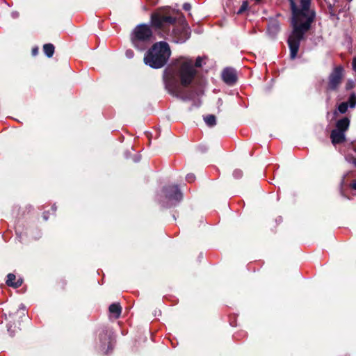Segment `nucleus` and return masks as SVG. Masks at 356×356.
<instances>
[{"label": "nucleus", "mask_w": 356, "mask_h": 356, "mask_svg": "<svg viewBox=\"0 0 356 356\" xmlns=\"http://www.w3.org/2000/svg\"><path fill=\"white\" fill-rule=\"evenodd\" d=\"M204 58L198 56L194 64L190 58L181 57L177 60L175 66L164 72L163 81L168 92L175 97L182 93L181 86H188L197 75L195 67L202 65Z\"/></svg>", "instance_id": "f257e3e1"}, {"label": "nucleus", "mask_w": 356, "mask_h": 356, "mask_svg": "<svg viewBox=\"0 0 356 356\" xmlns=\"http://www.w3.org/2000/svg\"><path fill=\"white\" fill-rule=\"evenodd\" d=\"M173 13L170 8H160L152 14L151 22L161 37L175 43H184L190 38V29L184 17L177 19Z\"/></svg>", "instance_id": "f03ea898"}, {"label": "nucleus", "mask_w": 356, "mask_h": 356, "mask_svg": "<svg viewBox=\"0 0 356 356\" xmlns=\"http://www.w3.org/2000/svg\"><path fill=\"white\" fill-rule=\"evenodd\" d=\"M300 8L294 0H289L292 11L291 24L293 31L288 38L290 58L294 59L299 50L300 44L305 33L309 29L314 17V13L310 10L311 0H299Z\"/></svg>", "instance_id": "7ed1b4c3"}, {"label": "nucleus", "mask_w": 356, "mask_h": 356, "mask_svg": "<svg viewBox=\"0 0 356 356\" xmlns=\"http://www.w3.org/2000/svg\"><path fill=\"white\" fill-rule=\"evenodd\" d=\"M170 55L169 44L164 41L158 42L146 52L144 63L152 68L159 69L165 65Z\"/></svg>", "instance_id": "20e7f679"}, {"label": "nucleus", "mask_w": 356, "mask_h": 356, "mask_svg": "<svg viewBox=\"0 0 356 356\" xmlns=\"http://www.w3.org/2000/svg\"><path fill=\"white\" fill-rule=\"evenodd\" d=\"M152 31L147 24L138 25L133 31L131 36L133 45L139 50H144L151 42Z\"/></svg>", "instance_id": "39448f33"}, {"label": "nucleus", "mask_w": 356, "mask_h": 356, "mask_svg": "<svg viewBox=\"0 0 356 356\" xmlns=\"http://www.w3.org/2000/svg\"><path fill=\"white\" fill-rule=\"evenodd\" d=\"M182 199V194L177 186L164 187L160 195L159 202L162 207L170 208L176 206Z\"/></svg>", "instance_id": "423d86ee"}, {"label": "nucleus", "mask_w": 356, "mask_h": 356, "mask_svg": "<svg viewBox=\"0 0 356 356\" xmlns=\"http://www.w3.org/2000/svg\"><path fill=\"white\" fill-rule=\"evenodd\" d=\"M343 68L341 66L335 67L328 77L327 89L335 90L339 86L343 77Z\"/></svg>", "instance_id": "0eeeda50"}, {"label": "nucleus", "mask_w": 356, "mask_h": 356, "mask_svg": "<svg viewBox=\"0 0 356 356\" xmlns=\"http://www.w3.org/2000/svg\"><path fill=\"white\" fill-rule=\"evenodd\" d=\"M222 78L227 85L232 86L236 82V72L232 68H225L222 73Z\"/></svg>", "instance_id": "6e6552de"}, {"label": "nucleus", "mask_w": 356, "mask_h": 356, "mask_svg": "<svg viewBox=\"0 0 356 356\" xmlns=\"http://www.w3.org/2000/svg\"><path fill=\"white\" fill-rule=\"evenodd\" d=\"M99 340L102 343V350H104L105 346H107V349L105 351L107 353L108 350L111 348L110 332L108 330H103L102 333L100 334Z\"/></svg>", "instance_id": "1a4fd4ad"}, {"label": "nucleus", "mask_w": 356, "mask_h": 356, "mask_svg": "<svg viewBox=\"0 0 356 356\" xmlns=\"http://www.w3.org/2000/svg\"><path fill=\"white\" fill-rule=\"evenodd\" d=\"M330 138L332 140V143L334 145L339 144L343 143L345 138V132H343L340 130H332L331 132Z\"/></svg>", "instance_id": "9d476101"}, {"label": "nucleus", "mask_w": 356, "mask_h": 356, "mask_svg": "<svg viewBox=\"0 0 356 356\" xmlns=\"http://www.w3.org/2000/svg\"><path fill=\"white\" fill-rule=\"evenodd\" d=\"M15 275H14L13 273H9L7 275L6 284L8 286H12L13 288H18L22 285V280L21 278H19L16 282H15Z\"/></svg>", "instance_id": "9b49d317"}, {"label": "nucleus", "mask_w": 356, "mask_h": 356, "mask_svg": "<svg viewBox=\"0 0 356 356\" xmlns=\"http://www.w3.org/2000/svg\"><path fill=\"white\" fill-rule=\"evenodd\" d=\"M350 120L348 118H343L337 122L335 130H340L345 132L349 127Z\"/></svg>", "instance_id": "f8f14e48"}, {"label": "nucleus", "mask_w": 356, "mask_h": 356, "mask_svg": "<svg viewBox=\"0 0 356 356\" xmlns=\"http://www.w3.org/2000/svg\"><path fill=\"white\" fill-rule=\"evenodd\" d=\"M109 312L113 314L116 318H118L121 314L122 308L118 303H113L109 307Z\"/></svg>", "instance_id": "ddd939ff"}, {"label": "nucleus", "mask_w": 356, "mask_h": 356, "mask_svg": "<svg viewBox=\"0 0 356 356\" xmlns=\"http://www.w3.org/2000/svg\"><path fill=\"white\" fill-rule=\"evenodd\" d=\"M43 51H44V54L48 58H51L53 56L54 53V46L51 43L45 44L43 46Z\"/></svg>", "instance_id": "4468645a"}, {"label": "nucleus", "mask_w": 356, "mask_h": 356, "mask_svg": "<svg viewBox=\"0 0 356 356\" xmlns=\"http://www.w3.org/2000/svg\"><path fill=\"white\" fill-rule=\"evenodd\" d=\"M204 120L209 127H213L216 124V117L213 115L205 116Z\"/></svg>", "instance_id": "2eb2a0df"}, {"label": "nucleus", "mask_w": 356, "mask_h": 356, "mask_svg": "<svg viewBox=\"0 0 356 356\" xmlns=\"http://www.w3.org/2000/svg\"><path fill=\"white\" fill-rule=\"evenodd\" d=\"M347 103L350 108L356 106V94L355 92L350 94Z\"/></svg>", "instance_id": "dca6fc26"}, {"label": "nucleus", "mask_w": 356, "mask_h": 356, "mask_svg": "<svg viewBox=\"0 0 356 356\" xmlns=\"http://www.w3.org/2000/svg\"><path fill=\"white\" fill-rule=\"evenodd\" d=\"M348 108V104L347 102H342L338 106V111L339 113L343 114L345 113Z\"/></svg>", "instance_id": "f3484780"}, {"label": "nucleus", "mask_w": 356, "mask_h": 356, "mask_svg": "<svg viewBox=\"0 0 356 356\" xmlns=\"http://www.w3.org/2000/svg\"><path fill=\"white\" fill-rule=\"evenodd\" d=\"M248 2L247 1H244L236 13L238 15L243 14L245 11H246L248 10Z\"/></svg>", "instance_id": "a211bd4d"}, {"label": "nucleus", "mask_w": 356, "mask_h": 356, "mask_svg": "<svg viewBox=\"0 0 356 356\" xmlns=\"http://www.w3.org/2000/svg\"><path fill=\"white\" fill-rule=\"evenodd\" d=\"M233 176L236 179H239L243 176V172L241 170L236 169L233 172Z\"/></svg>", "instance_id": "6ab92c4d"}, {"label": "nucleus", "mask_w": 356, "mask_h": 356, "mask_svg": "<svg viewBox=\"0 0 356 356\" xmlns=\"http://www.w3.org/2000/svg\"><path fill=\"white\" fill-rule=\"evenodd\" d=\"M125 55L128 58H132L134 56V53L131 49H127L125 52Z\"/></svg>", "instance_id": "aec40b11"}, {"label": "nucleus", "mask_w": 356, "mask_h": 356, "mask_svg": "<svg viewBox=\"0 0 356 356\" xmlns=\"http://www.w3.org/2000/svg\"><path fill=\"white\" fill-rule=\"evenodd\" d=\"M186 179L187 181L193 182L195 180V175L193 174H188L186 177Z\"/></svg>", "instance_id": "412c9836"}, {"label": "nucleus", "mask_w": 356, "mask_h": 356, "mask_svg": "<svg viewBox=\"0 0 356 356\" xmlns=\"http://www.w3.org/2000/svg\"><path fill=\"white\" fill-rule=\"evenodd\" d=\"M183 8L186 10V11H188L191 10V6L190 3H185L184 5H183Z\"/></svg>", "instance_id": "4be33fe9"}, {"label": "nucleus", "mask_w": 356, "mask_h": 356, "mask_svg": "<svg viewBox=\"0 0 356 356\" xmlns=\"http://www.w3.org/2000/svg\"><path fill=\"white\" fill-rule=\"evenodd\" d=\"M273 29L274 31L277 32L279 29V26L277 24H273L271 26L268 27V30Z\"/></svg>", "instance_id": "5701e85b"}, {"label": "nucleus", "mask_w": 356, "mask_h": 356, "mask_svg": "<svg viewBox=\"0 0 356 356\" xmlns=\"http://www.w3.org/2000/svg\"><path fill=\"white\" fill-rule=\"evenodd\" d=\"M352 65H353V69L355 71H356V57L353 59Z\"/></svg>", "instance_id": "b1692460"}, {"label": "nucleus", "mask_w": 356, "mask_h": 356, "mask_svg": "<svg viewBox=\"0 0 356 356\" xmlns=\"http://www.w3.org/2000/svg\"><path fill=\"white\" fill-rule=\"evenodd\" d=\"M38 48H33V49H32V54H33V56L37 55V54H38Z\"/></svg>", "instance_id": "393cba45"}, {"label": "nucleus", "mask_w": 356, "mask_h": 356, "mask_svg": "<svg viewBox=\"0 0 356 356\" xmlns=\"http://www.w3.org/2000/svg\"><path fill=\"white\" fill-rule=\"evenodd\" d=\"M18 15H19V14H18V13H17V12H13V13H12V17H13V18H16V17H18Z\"/></svg>", "instance_id": "a878e982"}, {"label": "nucleus", "mask_w": 356, "mask_h": 356, "mask_svg": "<svg viewBox=\"0 0 356 356\" xmlns=\"http://www.w3.org/2000/svg\"><path fill=\"white\" fill-rule=\"evenodd\" d=\"M351 186L353 189L356 190V180L352 184Z\"/></svg>", "instance_id": "bb28decb"}, {"label": "nucleus", "mask_w": 356, "mask_h": 356, "mask_svg": "<svg viewBox=\"0 0 356 356\" xmlns=\"http://www.w3.org/2000/svg\"><path fill=\"white\" fill-rule=\"evenodd\" d=\"M355 151L356 152V149H355ZM353 163L356 166V159H353Z\"/></svg>", "instance_id": "cd10ccee"}, {"label": "nucleus", "mask_w": 356, "mask_h": 356, "mask_svg": "<svg viewBox=\"0 0 356 356\" xmlns=\"http://www.w3.org/2000/svg\"><path fill=\"white\" fill-rule=\"evenodd\" d=\"M43 218L45 220H47L48 219V218L47 217V216L45 214H44Z\"/></svg>", "instance_id": "c85d7f7f"}, {"label": "nucleus", "mask_w": 356, "mask_h": 356, "mask_svg": "<svg viewBox=\"0 0 356 356\" xmlns=\"http://www.w3.org/2000/svg\"><path fill=\"white\" fill-rule=\"evenodd\" d=\"M139 161V159H135V160H134V161H135V162H137V161Z\"/></svg>", "instance_id": "c756f323"}]
</instances>
